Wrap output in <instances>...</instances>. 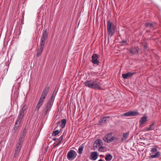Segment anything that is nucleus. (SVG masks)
<instances>
[{"instance_id":"f257e3e1","label":"nucleus","mask_w":161,"mask_h":161,"mask_svg":"<svg viewBox=\"0 0 161 161\" xmlns=\"http://www.w3.org/2000/svg\"><path fill=\"white\" fill-rule=\"evenodd\" d=\"M85 86L94 89H100L102 84L98 81L97 79L87 80L84 83Z\"/></svg>"},{"instance_id":"f03ea898","label":"nucleus","mask_w":161,"mask_h":161,"mask_svg":"<svg viewBox=\"0 0 161 161\" xmlns=\"http://www.w3.org/2000/svg\"><path fill=\"white\" fill-rule=\"evenodd\" d=\"M116 26L110 20H108L107 22V29L108 36L111 37L115 32Z\"/></svg>"},{"instance_id":"7ed1b4c3","label":"nucleus","mask_w":161,"mask_h":161,"mask_svg":"<svg viewBox=\"0 0 161 161\" xmlns=\"http://www.w3.org/2000/svg\"><path fill=\"white\" fill-rule=\"evenodd\" d=\"M157 148L158 147L155 146L152 148L151 150V153L150 154V156L149 157L150 158H158L160 157L161 153L158 150Z\"/></svg>"},{"instance_id":"20e7f679","label":"nucleus","mask_w":161,"mask_h":161,"mask_svg":"<svg viewBox=\"0 0 161 161\" xmlns=\"http://www.w3.org/2000/svg\"><path fill=\"white\" fill-rule=\"evenodd\" d=\"M103 142L102 140L98 139L96 140L93 144V147L98 148L100 151H102L104 147L103 146Z\"/></svg>"},{"instance_id":"39448f33","label":"nucleus","mask_w":161,"mask_h":161,"mask_svg":"<svg viewBox=\"0 0 161 161\" xmlns=\"http://www.w3.org/2000/svg\"><path fill=\"white\" fill-rule=\"evenodd\" d=\"M49 88L48 87H46L43 91L41 96L39 99L38 103L42 104L44 99L47 96L49 91Z\"/></svg>"},{"instance_id":"423d86ee","label":"nucleus","mask_w":161,"mask_h":161,"mask_svg":"<svg viewBox=\"0 0 161 161\" xmlns=\"http://www.w3.org/2000/svg\"><path fill=\"white\" fill-rule=\"evenodd\" d=\"M77 153L73 150H70L68 153L67 155V158L69 160H74L76 157Z\"/></svg>"},{"instance_id":"0eeeda50","label":"nucleus","mask_w":161,"mask_h":161,"mask_svg":"<svg viewBox=\"0 0 161 161\" xmlns=\"http://www.w3.org/2000/svg\"><path fill=\"white\" fill-rule=\"evenodd\" d=\"M138 114V113L137 111H129L124 114L123 115L126 117H131Z\"/></svg>"},{"instance_id":"6e6552de","label":"nucleus","mask_w":161,"mask_h":161,"mask_svg":"<svg viewBox=\"0 0 161 161\" xmlns=\"http://www.w3.org/2000/svg\"><path fill=\"white\" fill-rule=\"evenodd\" d=\"M53 104L47 102L46 105L44 109V114L46 115L48 111L50 110Z\"/></svg>"},{"instance_id":"1a4fd4ad","label":"nucleus","mask_w":161,"mask_h":161,"mask_svg":"<svg viewBox=\"0 0 161 161\" xmlns=\"http://www.w3.org/2000/svg\"><path fill=\"white\" fill-rule=\"evenodd\" d=\"M156 22L151 23L150 22L145 23V25L146 27L153 30L156 27Z\"/></svg>"},{"instance_id":"9d476101","label":"nucleus","mask_w":161,"mask_h":161,"mask_svg":"<svg viewBox=\"0 0 161 161\" xmlns=\"http://www.w3.org/2000/svg\"><path fill=\"white\" fill-rule=\"evenodd\" d=\"M92 62L94 64H98L99 62L97 60L98 57L97 54H93L92 57Z\"/></svg>"},{"instance_id":"9b49d317","label":"nucleus","mask_w":161,"mask_h":161,"mask_svg":"<svg viewBox=\"0 0 161 161\" xmlns=\"http://www.w3.org/2000/svg\"><path fill=\"white\" fill-rule=\"evenodd\" d=\"M134 74V73L128 72L126 74H123L122 76L124 79H127L132 77Z\"/></svg>"},{"instance_id":"f8f14e48","label":"nucleus","mask_w":161,"mask_h":161,"mask_svg":"<svg viewBox=\"0 0 161 161\" xmlns=\"http://www.w3.org/2000/svg\"><path fill=\"white\" fill-rule=\"evenodd\" d=\"M147 121V118L146 116H144L141 117L139 121V124L140 125L144 124Z\"/></svg>"},{"instance_id":"ddd939ff","label":"nucleus","mask_w":161,"mask_h":161,"mask_svg":"<svg viewBox=\"0 0 161 161\" xmlns=\"http://www.w3.org/2000/svg\"><path fill=\"white\" fill-rule=\"evenodd\" d=\"M139 50V48L138 47H134L130 50V53L131 54L137 53Z\"/></svg>"},{"instance_id":"4468645a","label":"nucleus","mask_w":161,"mask_h":161,"mask_svg":"<svg viewBox=\"0 0 161 161\" xmlns=\"http://www.w3.org/2000/svg\"><path fill=\"white\" fill-rule=\"evenodd\" d=\"M129 135V132H128L127 133H123V137L121 139V142H125L128 137Z\"/></svg>"},{"instance_id":"2eb2a0df","label":"nucleus","mask_w":161,"mask_h":161,"mask_svg":"<svg viewBox=\"0 0 161 161\" xmlns=\"http://www.w3.org/2000/svg\"><path fill=\"white\" fill-rule=\"evenodd\" d=\"M63 139V135L61 136L58 139L57 142H55L53 144V147H55L56 146H58L62 141Z\"/></svg>"},{"instance_id":"dca6fc26","label":"nucleus","mask_w":161,"mask_h":161,"mask_svg":"<svg viewBox=\"0 0 161 161\" xmlns=\"http://www.w3.org/2000/svg\"><path fill=\"white\" fill-rule=\"evenodd\" d=\"M109 119V116H107L101 118L99 120V122L102 124H105L107 122Z\"/></svg>"},{"instance_id":"f3484780","label":"nucleus","mask_w":161,"mask_h":161,"mask_svg":"<svg viewBox=\"0 0 161 161\" xmlns=\"http://www.w3.org/2000/svg\"><path fill=\"white\" fill-rule=\"evenodd\" d=\"M26 132V129H25L24 130H23L22 133L21 135V136L20 137V138L19 139V141L18 142H21L22 143H23V139H24V138H25V135Z\"/></svg>"},{"instance_id":"a211bd4d","label":"nucleus","mask_w":161,"mask_h":161,"mask_svg":"<svg viewBox=\"0 0 161 161\" xmlns=\"http://www.w3.org/2000/svg\"><path fill=\"white\" fill-rule=\"evenodd\" d=\"M155 125V122H153L151 124L149 125V127H147L146 129L144 130L145 131H148L154 130Z\"/></svg>"},{"instance_id":"6ab92c4d","label":"nucleus","mask_w":161,"mask_h":161,"mask_svg":"<svg viewBox=\"0 0 161 161\" xmlns=\"http://www.w3.org/2000/svg\"><path fill=\"white\" fill-rule=\"evenodd\" d=\"M22 143L21 142H18L16 145V148L15 149V151L18 152H19L21 147Z\"/></svg>"},{"instance_id":"aec40b11","label":"nucleus","mask_w":161,"mask_h":161,"mask_svg":"<svg viewBox=\"0 0 161 161\" xmlns=\"http://www.w3.org/2000/svg\"><path fill=\"white\" fill-rule=\"evenodd\" d=\"M91 159L93 160H96L97 158V153L96 152H92L91 153Z\"/></svg>"},{"instance_id":"412c9836","label":"nucleus","mask_w":161,"mask_h":161,"mask_svg":"<svg viewBox=\"0 0 161 161\" xmlns=\"http://www.w3.org/2000/svg\"><path fill=\"white\" fill-rule=\"evenodd\" d=\"M48 35L47 33V31H43V35L41 38V40L42 41H45Z\"/></svg>"},{"instance_id":"4be33fe9","label":"nucleus","mask_w":161,"mask_h":161,"mask_svg":"<svg viewBox=\"0 0 161 161\" xmlns=\"http://www.w3.org/2000/svg\"><path fill=\"white\" fill-rule=\"evenodd\" d=\"M23 116L24 114L19 113L16 121L18 122H18L20 123L21 121L23 118Z\"/></svg>"},{"instance_id":"5701e85b","label":"nucleus","mask_w":161,"mask_h":161,"mask_svg":"<svg viewBox=\"0 0 161 161\" xmlns=\"http://www.w3.org/2000/svg\"><path fill=\"white\" fill-rule=\"evenodd\" d=\"M104 141L107 143H110L112 142V140H111V138H109L108 137V135H107L105 136L103 138Z\"/></svg>"},{"instance_id":"b1692460","label":"nucleus","mask_w":161,"mask_h":161,"mask_svg":"<svg viewBox=\"0 0 161 161\" xmlns=\"http://www.w3.org/2000/svg\"><path fill=\"white\" fill-rule=\"evenodd\" d=\"M111 140H112V142L114 141L115 142H119V138L116 136H112L111 137Z\"/></svg>"},{"instance_id":"393cba45","label":"nucleus","mask_w":161,"mask_h":161,"mask_svg":"<svg viewBox=\"0 0 161 161\" xmlns=\"http://www.w3.org/2000/svg\"><path fill=\"white\" fill-rule=\"evenodd\" d=\"M84 147L83 144L81 145L79 147V149H78V153L79 154H81L82 153L83 150V148Z\"/></svg>"},{"instance_id":"a878e982","label":"nucleus","mask_w":161,"mask_h":161,"mask_svg":"<svg viewBox=\"0 0 161 161\" xmlns=\"http://www.w3.org/2000/svg\"><path fill=\"white\" fill-rule=\"evenodd\" d=\"M112 158V156L110 154L106 155L105 159L106 161H110Z\"/></svg>"},{"instance_id":"bb28decb","label":"nucleus","mask_w":161,"mask_h":161,"mask_svg":"<svg viewBox=\"0 0 161 161\" xmlns=\"http://www.w3.org/2000/svg\"><path fill=\"white\" fill-rule=\"evenodd\" d=\"M54 94L53 93L51 96L50 99L49 100L48 102L53 104V101L54 99Z\"/></svg>"},{"instance_id":"cd10ccee","label":"nucleus","mask_w":161,"mask_h":161,"mask_svg":"<svg viewBox=\"0 0 161 161\" xmlns=\"http://www.w3.org/2000/svg\"><path fill=\"white\" fill-rule=\"evenodd\" d=\"M27 108V106L26 105H24L22 107L21 109L20 110L19 113L24 114L25 111Z\"/></svg>"},{"instance_id":"c85d7f7f","label":"nucleus","mask_w":161,"mask_h":161,"mask_svg":"<svg viewBox=\"0 0 161 161\" xmlns=\"http://www.w3.org/2000/svg\"><path fill=\"white\" fill-rule=\"evenodd\" d=\"M20 123L18 122H18L16 121V122L14 129V130L15 131H16L17 130L18 128L19 127Z\"/></svg>"},{"instance_id":"c756f323","label":"nucleus","mask_w":161,"mask_h":161,"mask_svg":"<svg viewBox=\"0 0 161 161\" xmlns=\"http://www.w3.org/2000/svg\"><path fill=\"white\" fill-rule=\"evenodd\" d=\"M66 120L65 119H63L61 121L62 125H61V127L62 128H64L66 124Z\"/></svg>"},{"instance_id":"7c9ffc66","label":"nucleus","mask_w":161,"mask_h":161,"mask_svg":"<svg viewBox=\"0 0 161 161\" xmlns=\"http://www.w3.org/2000/svg\"><path fill=\"white\" fill-rule=\"evenodd\" d=\"M60 132V131H59L58 130H54L52 134V135L53 136H55L58 134Z\"/></svg>"},{"instance_id":"2f4dec72","label":"nucleus","mask_w":161,"mask_h":161,"mask_svg":"<svg viewBox=\"0 0 161 161\" xmlns=\"http://www.w3.org/2000/svg\"><path fill=\"white\" fill-rule=\"evenodd\" d=\"M42 104L38 102L36 108L35 110L37 111L38 110L39 108H40V107L41 106Z\"/></svg>"},{"instance_id":"473e14b6","label":"nucleus","mask_w":161,"mask_h":161,"mask_svg":"<svg viewBox=\"0 0 161 161\" xmlns=\"http://www.w3.org/2000/svg\"><path fill=\"white\" fill-rule=\"evenodd\" d=\"M42 52V51H41V50H37V54H36L37 57H39L40 56Z\"/></svg>"},{"instance_id":"72a5a7b5","label":"nucleus","mask_w":161,"mask_h":161,"mask_svg":"<svg viewBox=\"0 0 161 161\" xmlns=\"http://www.w3.org/2000/svg\"><path fill=\"white\" fill-rule=\"evenodd\" d=\"M45 41H42V40H41V43L40 44V46H42L44 47V46L45 44L44 43Z\"/></svg>"},{"instance_id":"f704fd0d","label":"nucleus","mask_w":161,"mask_h":161,"mask_svg":"<svg viewBox=\"0 0 161 161\" xmlns=\"http://www.w3.org/2000/svg\"><path fill=\"white\" fill-rule=\"evenodd\" d=\"M19 153V152H16L15 151V153H14V158L17 157Z\"/></svg>"},{"instance_id":"c9c22d12","label":"nucleus","mask_w":161,"mask_h":161,"mask_svg":"<svg viewBox=\"0 0 161 161\" xmlns=\"http://www.w3.org/2000/svg\"><path fill=\"white\" fill-rule=\"evenodd\" d=\"M43 47L42 46H40V47L39 49L38 50H41V51H42V49H43Z\"/></svg>"},{"instance_id":"e433bc0d","label":"nucleus","mask_w":161,"mask_h":161,"mask_svg":"<svg viewBox=\"0 0 161 161\" xmlns=\"http://www.w3.org/2000/svg\"><path fill=\"white\" fill-rule=\"evenodd\" d=\"M57 140V138H53V140L54 141H56Z\"/></svg>"},{"instance_id":"4c0bfd02","label":"nucleus","mask_w":161,"mask_h":161,"mask_svg":"<svg viewBox=\"0 0 161 161\" xmlns=\"http://www.w3.org/2000/svg\"><path fill=\"white\" fill-rule=\"evenodd\" d=\"M98 161H103V160L102 159H100L99 160H98Z\"/></svg>"},{"instance_id":"58836bf2","label":"nucleus","mask_w":161,"mask_h":161,"mask_svg":"<svg viewBox=\"0 0 161 161\" xmlns=\"http://www.w3.org/2000/svg\"><path fill=\"white\" fill-rule=\"evenodd\" d=\"M123 42H126V41H124Z\"/></svg>"},{"instance_id":"ea45409f","label":"nucleus","mask_w":161,"mask_h":161,"mask_svg":"<svg viewBox=\"0 0 161 161\" xmlns=\"http://www.w3.org/2000/svg\"><path fill=\"white\" fill-rule=\"evenodd\" d=\"M56 128H55L54 129V130H55L56 129Z\"/></svg>"}]
</instances>
